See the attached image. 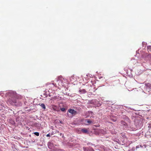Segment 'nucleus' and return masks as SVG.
Listing matches in <instances>:
<instances>
[{
  "label": "nucleus",
  "instance_id": "7",
  "mask_svg": "<svg viewBox=\"0 0 151 151\" xmlns=\"http://www.w3.org/2000/svg\"><path fill=\"white\" fill-rule=\"evenodd\" d=\"M85 114L86 115V117H87L90 116V114H92L93 112L91 111H88L85 112Z\"/></svg>",
  "mask_w": 151,
  "mask_h": 151
},
{
  "label": "nucleus",
  "instance_id": "3",
  "mask_svg": "<svg viewBox=\"0 0 151 151\" xmlns=\"http://www.w3.org/2000/svg\"><path fill=\"white\" fill-rule=\"evenodd\" d=\"M63 81H66V79H65L62 76L59 77L56 80V83L55 85L58 84V85L60 87L63 86Z\"/></svg>",
  "mask_w": 151,
  "mask_h": 151
},
{
  "label": "nucleus",
  "instance_id": "23",
  "mask_svg": "<svg viewBox=\"0 0 151 151\" xmlns=\"http://www.w3.org/2000/svg\"><path fill=\"white\" fill-rule=\"evenodd\" d=\"M73 79V77H71L70 78V80L71 81H72L73 80H72V79Z\"/></svg>",
  "mask_w": 151,
  "mask_h": 151
},
{
  "label": "nucleus",
  "instance_id": "24",
  "mask_svg": "<svg viewBox=\"0 0 151 151\" xmlns=\"http://www.w3.org/2000/svg\"><path fill=\"white\" fill-rule=\"evenodd\" d=\"M60 123H61V124H62L63 123L61 121H60Z\"/></svg>",
  "mask_w": 151,
  "mask_h": 151
},
{
  "label": "nucleus",
  "instance_id": "17",
  "mask_svg": "<svg viewBox=\"0 0 151 151\" xmlns=\"http://www.w3.org/2000/svg\"><path fill=\"white\" fill-rule=\"evenodd\" d=\"M35 135L38 136L39 135V133L38 132H35L33 133Z\"/></svg>",
  "mask_w": 151,
  "mask_h": 151
},
{
  "label": "nucleus",
  "instance_id": "14",
  "mask_svg": "<svg viewBox=\"0 0 151 151\" xmlns=\"http://www.w3.org/2000/svg\"><path fill=\"white\" fill-rule=\"evenodd\" d=\"M100 132L101 133H102L104 134H105L106 133V131H105L104 130L102 129L100 130Z\"/></svg>",
  "mask_w": 151,
  "mask_h": 151
},
{
  "label": "nucleus",
  "instance_id": "19",
  "mask_svg": "<svg viewBox=\"0 0 151 151\" xmlns=\"http://www.w3.org/2000/svg\"><path fill=\"white\" fill-rule=\"evenodd\" d=\"M60 110H61V111H63V112H64L65 111V108H60Z\"/></svg>",
  "mask_w": 151,
  "mask_h": 151
},
{
  "label": "nucleus",
  "instance_id": "25",
  "mask_svg": "<svg viewBox=\"0 0 151 151\" xmlns=\"http://www.w3.org/2000/svg\"><path fill=\"white\" fill-rule=\"evenodd\" d=\"M139 147L138 146H137V147H136V148H138Z\"/></svg>",
  "mask_w": 151,
  "mask_h": 151
},
{
  "label": "nucleus",
  "instance_id": "16",
  "mask_svg": "<svg viewBox=\"0 0 151 151\" xmlns=\"http://www.w3.org/2000/svg\"><path fill=\"white\" fill-rule=\"evenodd\" d=\"M52 108L54 110L58 111V110L57 109V107L56 106L53 105L52 106Z\"/></svg>",
  "mask_w": 151,
  "mask_h": 151
},
{
  "label": "nucleus",
  "instance_id": "21",
  "mask_svg": "<svg viewBox=\"0 0 151 151\" xmlns=\"http://www.w3.org/2000/svg\"><path fill=\"white\" fill-rule=\"evenodd\" d=\"M46 136L47 137H50V134H47V135H46Z\"/></svg>",
  "mask_w": 151,
  "mask_h": 151
},
{
  "label": "nucleus",
  "instance_id": "18",
  "mask_svg": "<svg viewBox=\"0 0 151 151\" xmlns=\"http://www.w3.org/2000/svg\"><path fill=\"white\" fill-rule=\"evenodd\" d=\"M52 143H51L50 142H49L48 143V147L49 148H50V146H51V145H52Z\"/></svg>",
  "mask_w": 151,
  "mask_h": 151
},
{
  "label": "nucleus",
  "instance_id": "22",
  "mask_svg": "<svg viewBox=\"0 0 151 151\" xmlns=\"http://www.w3.org/2000/svg\"><path fill=\"white\" fill-rule=\"evenodd\" d=\"M146 43L145 42H142V44H143V45H146Z\"/></svg>",
  "mask_w": 151,
  "mask_h": 151
},
{
  "label": "nucleus",
  "instance_id": "15",
  "mask_svg": "<svg viewBox=\"0 0 151 151\" xmlns=\"http://www.w3.org/2000/svg\"><path fill=\"white\" fill-rule=\"evenodd\" d=\"M86 122L90 124L92 123V121L89 119H86Z\"/></svg>",
  "mask_w": 151,
  "mask_h": 151
},
{
  "label": "nucleus",
  "instance_id": "10",
  "mask_svg": "<svg viewBox=\"0 0 151 151\" xmlns=\"http://www.w3.org/2000/svg\"><path fill=\"white\" fill-rule=\"evenodd\" d=\"M39 105H40L41 107L43 109H46V106H45V104H43V103H42V104H39Z\"/></svg>",
  "mask_w": 151,
  "mask_h": 151
},
{
  "label": "nucleus",
  "instance_id": "6",
  "mask_svg": "<svg viewBox=\"0 0 151 151\" xmlns=\"http://www.w3.org/2000/svg\"><path fill=\"white\" fill-rule=\"evenodd\" d=\"M83 149L84 151H94L93 149L91 147L87 148L85 147H83Z\"/></svg>",
  "mask_w": 151,
  "mask_h": 151
},
{
  "label": "nucleus",
  "instance_id": "5",
  "mask_svg": "<svg viewBox=\"0 0 151 151\" xmlns=\"http://www.w3.org/2000/svg\"><path fill=\"white\" fill-rule=\"evenodd\" d=\"M145 88L147 90L151 89V84L149 83H147L145 84Z\"/></svg>",
  "mask_w": 151,
  "mask_h": 151
},
{
  "label": "nucleus",
  "instance_id": "13",
  "mask_svg": "<svg viewBox=\"0 0 151 151\" xmlns=\"http://www.w3.org/2000/svg\"><path fill=\"white\" fill-rule=\"evenodd\" d=\"M135 125L137 128H140L142 126V124L141 123H139L138 124H136Z\"/></svg>",
  "mask_w": 151,
  "mask_h": 151
},
{
  "label": "nucleus",
  "instance_id": "8",
  "mask_svg": "<svg viewBox=\"0 0 151 151\" xmlns=\"http://www.w3.org/2000/svg\"><path fill=\"white\" fill-rule=\"evenodd\" d=\"M111 119L113 122H116L117 120V118L116 116L112 115L111 116Z\"/></svg>",
  "mask_w": 151,
  "mask_h": 151
},
{
  "label": "nucleus",
  "instance_id": "1",
  "mask_svg": "<svg viewBox=\"0 0 151 151\" xmlns=\"http://www.w3.org/2000/svg\"><path fill=\"white\" fill-rule=\"evenodd\" d=\"M8 95L10 97H11L8 101V103L12 105L18 106H22V104L21 102L19 101L18 100H17L15 98L16 96V92L13 91H10L8 92Z\"/></svg>",
  "mask_w": 151,
  "mask_h": 151
},
{
  "label": "nucleus",
  "instance_id": "20",
  "mask_svg": "<svg viewBox=\"0 0 151 151\" xmlns=\"http://www.w3.org/2000/svg\"><path fill=\"white\" fill-rule=\"evenodd\" d=\"M147 48H148V49H151V46H148Z\"/></svg>",
  "mask_w": 151,
  "mask_h": 151
},
{
  "label": "nucleus",
  "instance_id": "2",
  "mask_svg": "<svg viewBox=\"0 0 151 151\" xmlns=\"http://www.w3.org/2000/svg\"><path fill=\"white\" fill-rule=\"evenodd\" d=\"M120 128L124 129L129 130L131 131H135L137 129L134 128L129 127L127 124L124 121L121 122Z\"/></svg>",
  "mask_w": 151,
  "mask_h": 151
},
{
  "label": "nucleus",
  "instance_id": "4",
  "mask_svg": "<svg viewBox=\"0 0 151 151\" xmlns=\"http://www.w3.org/2000/svg\"><path fill=\"white\" fill-rule=\"evenodd\" d=\"M68 112L73 115H75L77 113L76 111L74 109H70L68 110Z\"/></svg>",
  "mask_w": 151,
  "mask_h": 151
},
{
  "label": "nucleus",
  "instance_id": "12",
  "mask_svg": "<svg viewBox=\"0 0 151 151\" xmlns=\"http://www.w3.org/2000/svg\"><path fill=\"white\" fill-rule=\"evenodd\" d=\"M148 128L149 132L151 133V123H149L148 124Z\"/></svg>",
  "mask_w": 151,
  "mask_h": 151
},
{
  "label": "nucleus",
  "instance_id": "11",
  "mask_svg": "<svg viewBox=\"0 0 151 151\" xmlns=\"http://www.w3.org/2000/svg\"><path fill=\"white\" fill-rule=\"evenodd\" d=\"M79 91L81 93H84L87 92L86 90L84 89L80 90Z\"/></svg>",
  "mask_w": 151,
  "mask_h": 151
},
{
  "label": "nucleus",
  "instance_id": "9",
  "mask_svg": "<svg viewBox=\"0 0 151 151\" xmlns=\"http://www.w3.org/2000/svg\"><path fill=\"white\" fill-rule=\"evenodd\" d=\"M81 131L84 133H88V130L86 129H82L81 130Z\"/></svg>",
  "mask_w": 151,
  "mask_h": 151
}]
</instances>
